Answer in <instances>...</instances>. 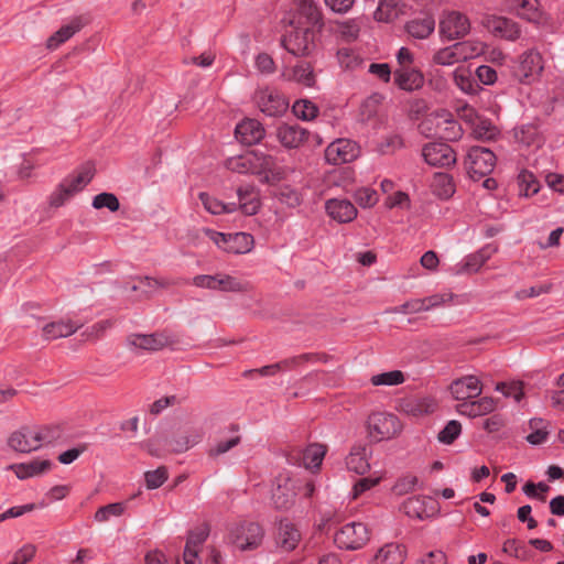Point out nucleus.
Listing matches in <instances>:
<instances>
[{
	"label": "nucleus",
	"instance_id": "nucleus-1",
	"mask_svg": "<svg viewBox=\"0 0 564 564\" xmlns=\"http://www.w3.org/2000/svg\"><path fill=\"white\" fill-rule=\"evenodd\" d=\"M265 531L253 521H243L232 525L228 532V542L241 552L253 551L261 546Z\"/></svg>",
	"mask_w": 564,
	"mask_h": 564
},
{
	"label": "nucleus",
	"instance_id": "nucleus-2",
	"mask_svg": "<svg viewBox=\"0 0 564 564\" xmlns=\"http://www.w3.org/2000/svg\"><path fill=\"white\" fill-rule=\"evenodd\" d=\"M368 434L373 442H381L397 436L402 424L397 415L388 412H375L367 421Z\"/></svg>",
	"mask_w": 564,
	"mask_h": 564
},
{
	"label": "nucleus",
	"instance_id": "nucleus-3",
	"mask_svg": "<svg viewBox=\"0 0 564 564\" xmlns=\"http://www.w3.org/2000/svg\"><path fill=\"white\" fill-rule=\"evenodd\" d=\"M495 153L484 147H471L467 154V173L473 181L488 176L496 166Z\"/></svg>",
	"mask_w": 564,
	"mask_h": 564
},
{
	"label": "nucleus",
	"instance_id": "nucleus-4",
	"mask_svg": "<svg viewBox=\"0 0 564 564\" xmlns=\"http://www.w3.org/2000/svg\"><path fill=\"white\" fill-rule=\"evenodd\" d=\"M206 234L218 248L229 253H248L254 245L252 235L247 232L224 234L209 229Z\"/></svg>",
	"mask_w": 564,
	"mask_h": 564
},
{
	"label": "nucleus",
	"instance_id": "nucleus-5",
	"mask_svg": "<svg viewBox=\"0 0 564 564\" xmlns=\"http://www.w3.org/2000/svg\"><path fill=\"white\" fill-rule=\"evenodd\" d=\"M369 541V531L362 522H349L343 525L334 536L335 544L341 550H359Z\"/></svg>",
	"mask_w": 564,
	"mask_h": 564
},
{
	"label": "nucleus",
	"instance_id": "nucleus-6",
	"mask_svg": "<svg viewBox=\"0 0 564 564\" xmlns=\"http://www.w3.org/2000/svg\"><path fill=\"white\" fill-rule=\"evenodd\" d=\"M470 31V21L462 12H444L440 20V34L447 41H454L466 36Z\"/></svg>",
	"mask_w": 564,
	"mask_h": 564
},
{
	"label": "nucleus",
	"instance_id": "nucleus-7",
	"mask_svg": "<svg viewBox=\"0 0 564 564\" xmlns=\"http://www.w3.org/2000/svg\"><path fill=\"white\" fill-rule=\"evenodd\" d=\"M281 45L294 56H306L315 47L314 32L308 29H294L281 39Z\"/></svg>",
	"mask_w": 564,
	"mask_h": 564
},
{
	"label": "nucleus",
	"instance_id": "nucleus-8",
	"mask_svg": "<svg viewBox=\"0 0 564 564\" xmlns=\"http://www.w3.org/2000/svg\"><path fill=\"white\" fill-rule=\"evenodd\" d=\"M275 482L271 494L272 505L279 511H288L295 505L299 484L295 479L281 475Z\"/></svg>",
	"mask_w": 564,
	"mask_h": 564
},
{
	"label": "nucleus",
	"instance_id": "nucleus-9",
	"mask_svg": "<svg viewBox=\"0 0 564 564\" xmlns=\"http://www.w3.org/2000/svg\"><path fill=\"white\" fill-rule=\"evenodd\" d=\"M256 102L264 115L269 117H280L284 115L289 108V101L279 91L264 88L254 95Z\"/></svg>",
	"mask_w": 564,
	"mask_h": 564
},
{
	"label": "nucleus",
	"instance_id": "nucleus-10",
	"mask_svg": "<svg viewBox=\"0 0 564 564\" xmlns=\"http://www.w3.org/2000/svg\"><path fill=\"white\" fill-rule=\"evenodd\" d=\"M359 155L356 142L349 139H337L325 150V159L329 164L340 165L354 161Z\"/></svg>",
	"mask_w": 564,
	"mask_h": 564
},
{
	"label": "nucleus",
	"instance_id": "nucleus-11",
	"mask_svg": "<svg viewBox=\"0 0 564 564\" xmlns=\"http://www.w3.org/2000/svg\"><path fill=\"white\" fill-rule=\"evenodd\" d=\"M543 70L542 55L534 50H530L522 54L520 64L517 67L514 75L522 84L533 83Z\"/></svg>",
	"mask_w": 564,
	"mask_h": 564
},
{
	"label": "nucleus",
	"instance_id": "nucleus-12",
	"mask_svg": "<svg viewBox=\"0 0 564 564\" xmlns=\"http://www.w3.org/2000/svg\"><path fill=\"white\" fill-rule=\"evenodd\" d=\"M422 156L432 166L448 167L456 163V153L443 142H432L423 147Z\"/></svg>",
	"mask_w": 564,
	"mask_h": 564
},
{
	"label": "nucleus",
	"instance_id": "nucleus-13",
	"mask_svg": "<svg viewBox=\"0 0 564 564\" xmlns=\"http://www.w3.org/2000/svg\"><path fill=\"white\" fill-rule=\"evenodd\" d=\"M8 445L15 452L28 454L42 447L39 443L37 429L35 426H22L11 433Z\"/></svg>",
	"mask_w": 564,
	"mask_h": 564
},
{
	"label": "nucleus",
	"instance_id": "nucleus-14",
	"mask_svg": "<svg viewBox=\"0 0 564 564\" xmlns=\"http://www.w3.org/2000/svg\"><path fill=\"white\" fill-rule=\"evenodd\" d=\"M302 540L297 527L289 519H281L276 524L275 544L283 552L295 550Z\"/></svg>",
	"mask_w": 564,
	"mask_h": 564
},
{
	"label": "nucleus",
	"instance_id": "nucleus-15",
	"mask_svg": "<svg viewBox=\"0 0 564 564\" xmlns=\"http://www.w3.org/2000/svg\"><path fill=\"white\" fill-rule=\"evenodd\" d=\"M482 24L495 35L509 41L519 39L521 33L519 25L506 17L487 15L482 19Z\"/></svg>",
	"mask_w": 564,
	"mask_h": 564
},
{
	"label": "nucleus",
	"instance_id": "nucleus-16",
	"mask_svg": "<svg viewBox=\"0 0 564 564\" xmlns=\"http://www.w3.org/2000/svg\"><path fill=\"white\" fill-rule=\"evenodd\" d=\"M449 390L456 400L464 401L480 395L482 384L478 377L469 375L454 380Z\"/></svg>",
	"mask_w": 564,
	"mask_h": 564
},
{
	"label": "nucleus",
	"instance_id": "nucleus-17",
	"mask_svg": "<svg viewBox=\"0 0 564 564\" xmlns=\"http://www.w3.org/2000/svg\"><path fill=\"white\" fill-rule=\"evenodd\" d=\"M327 215L339 224L352 221L357 217V208L348 199L332 198L326 200Z\"/></svg>",
	"mask_w": 564,
	"mask_h": 564
},
{
	"label": "nucleus",
	"instance_id": "nucleus-18",
	"mask_svg": "<svg viewBox=\"0 0 564 564\" xmlns=\"http://www.w3.org/2000/svg\"><path fill=\"white\" fill-rule=\"evenodd\" d=\"M264 134V128L256 119H245L235 129L236 139L246 145H253L260 142Z\"/></svg>",
	"mask_w": 564,
	"mask_h": 564
},
{
	"label": "nucleus",
	"instance_id": "nucleus-19",
	"mask_svg": "<svg viewBox=\"0 0 564 564\" xmlns=\"http://www.w3.org/2000/svg\"><path fill=\"white\" fill-rule=\"evenodd\" d=\"M276 139L286 149H296L307 139V131L299 124L282 123L276 128Z\"/></svg>",
	"mask_w": 564,
	"mask_h": 564
},
{
	"label": "nucleus",
	"instance_id": "nucleus-20",
	"mask_svg": "<svg viewBox=\"0 0 564 564\" xmlns=\"http://www.w3.org/2000/svg\"><path fill=\"white\" fill-rule=\"evenodd\" d=\"M204 432L200 427L189 426L169 441L171 451L184 453L202 442Z\"/></svg>",
	"mask_w": 564,
	"mask_h": 564
},
{
	"label": "nucleus",
	"instance_id": "nucleus-21",
	"mask_svg": "<svg viewBox=\"0 0 564 564\" xmlns=\"http://www.w3.org/2000/svg\"><path fill=\"white\" fill-rule=\"evenodd\" d=\"M435 135L447 141H455L462 137V127L448 112H436Z\"/></svg>",
	"mask_w": 564,
	"mask_h": 564
},
{
	"label": "nucleus",
	"instance_id": "nucleus-22",
	"mask_svg": "<svg viewBox=\"0 0 564 564\" xmlns=\"http://www.w3.org/2000/svg\"><path fill=\"white\" fill-rule=\"evenodd\" d=\"M370 448L364 444L354 445L346 457V466L349 470L364 475L370 469L368 460Z\"/></svg>",
	"mask_w": 564,
	"mask_h": 564
},
{
	"label": "nucleus",
	"instance_id": "nucleus-23",
	"mask_svg": "<svg viewBox=\"0 0 564 564\" xmlns=\"http://www.w3.org/2000/svg\"><path fill=\"white\" fill-rule=\"evenodd\" d=\"M494 250L487 246L482 249L468 254L462 263L456 264V274H470L477 272L487 260L490 259Z\"/></svg>",
	"mask_w": 564,
	"mask_h": 564
},
{
	"label": "nucleus",
	"instance_id": "nucleus-24",
	"mask_svg": "<svg viewBox=\"0 0 564 564\" xmlns=\"http://www.w3.org/2000/svg\"><path fill=\"white\" fill-rule=\"evenodd\" d=\"M394 83L403 90L413 91L423 86L424 77L417 69L400 67L394 70Z\"/></svg>",
	"mask_w": 564,
	"mask_h": 564
},
{
	"label": "nucleus",
	"instance_id": "nucleus-25",
	"mask_svg": "<svg viewBox=\"0 0 564 564\" xmlns=\"http://www.w3.org/2000/svg\"><path fill=\"white\" fill-rule=\"evenodd\" d=\"M53 466L50 459H33L29 463L13 464L10 466L19 479L36 477L48 471Z\"/></svg>",
	"mask_w": 564,
	"mask_h": 564
},
{
	"label": "nucleus",
	"instance_id": "nucleus-26",
	"mask_svg": "<svg viewBox=\"0 0 564 564\" xmlns=\"http://www.w3.org/2000/svg\"><path fill=\"white\" fill-rule=\"evenodd\" d=\"M406 33L416 40L427 39L435 30V20L432 15L425 14L414 18L405 23Z\"/></svg>",
	"mask_w": 564,
	"mask_h": 564
},
{
	"label": "nucleus",
	"instance_id": "nucleus-27",
	"mask_svg": "<svg viewBox=\"0 0 564 564\" xmlns=\"http://www.w3.org/2000/svg\"><path fill=\"white\" fill-rule=\"evenodd\" d=\"M95 169L91 164L83 165L75 173L66 176L62 183L75 195L83 191L93 180Z\"/></svg>",
	"mask_w": 564,
	"mask_h": 564
},
{
	"label": "nucleus",
	"instance_id": "nucleus-28",
	"mask_svg": "<svg viewBox=\"0 0 564 564\" xmlns=\"http://www.w3.org/2000/svg\"><path fill=\"white\" fill-rule=\"evenodd\" d=\"M406 551L403 545L388 543L383 545L373 558V564H403Z\"/></svg>",
	"mask_w": 564,
	"mask_h": 564
},
{
	"label": "nucleus",
	"instance_id": "nucleus-29",
	"mask_svg": "<svg viewBox=\"0 0 564 564\" xmlns=\"http://www.w3.org/2000/svg\"><path fill=\"white\" fill-rule=\"evenodd\" d=\"M431 189L438 198L448 199L454 195L456 186L452 175L437 172L433 175Z\"/></svg>",
	"mask_w": 564,
	"mask_h": 564
},
{
	"label": "nucleus",
	"instance_id": "nucleus-30",
	"mask_svg": "<svg viewBox=\"0 0 564 564\" xmlns=\"http://www.w3.org/2000/svg\"><path fill=\"white\" fill-rule=\"evenodd\" d=\"M82 28L83 22L79 18L72 20L68 24L63 25L47 39V48L56 50L61 44L69 40L75 33L80 31Z\"/></svg>",
	"mask_w": 564,
	"mask_h": 564
},
{
	"label": "nucleus",
	"instance_id": "nucleus-31",
	"mask_svg": "<svg viewBox=\"0 0 564 564\" xmlns=\"http://www.w3.org/2000/svg\"><path fill=\"white\" fill-rule=\"evenodd\" d=\"M297 11L306 22L321 30L324 26L323 13L314 0H296Z\"/></svg>",
	"mask_w": 564,
	"mask_h": 564
},
{
	"label": "nucleus",
	"instance_id": "nucleus-32",
	"mask_svg": "<svg viewBox=\"0 0 564 564\" xmlns=\"http://www.w3.org/2000/svg\"><path fill=\"white\" fill-rule=\"evenodd\" d=\"M496 409V401L491 397H484L477 401L463 403L459 405V412L470 417L486 415Z\"/></svg>",
	"mask_w": 564,
	"mask_h": 564
},
{
	"label": "nucleus",
	"instance_id": "nucleus-33",
	"mask_svg": "<svg viewBox=\"0 0 564 564\" xmlns=\"http://www.w3.org/2000/svg\"><path fill=\"white\" fill-rule=\"evenodd\" d=\"M79 328L70 321H58L46 324L43 327V337L47 340H55L73 335Z\"/></svg>",
	"mask_w": 564,
	"mask_h": 564
},
{
	"label": "nucleus",
	"instance_id": "nucleus-34",
	"mask_svg": "<svg viewBox=\"0 0 564 564\" xmlns=\"http://www.w3.org/2000/svg\"><path fill=\"white\" fill-rule=\"evenodd\" d=\"M137 281L141 284H145L147 294H151L159 289H169L174 285H185L189 283L187 279H171V278H152V276H139Z\"/></svg>",
	"mask_w": 564,
	"mask_h": 564
},
{
	"label": "nucleus",
	"instance_id": "nucleus-35",
	"mask_svg": "<svg viewBox=\"0 0 564 564\" xmlns=\"http://www.w3.org/2000/svg\"><path fill=\"white\" fill-rule=\"evenodd\" d=\"M129 344L145 350H159L166 344L165 338L162 335L150 334V335H131L129 337Z\"/></svg>",
	"mask_w": 564,
	"mask_h": 564
},
{
	"label": "nucleus",
	"instance_id": "nucleus-36",
	"mask_svg": "<svg viewBox=\"0 0 564 564\" xmlns=\"http://www.w3.org/2000/svg\"><path fill=\"white\" fill-rule=\"evenodd\" d=\"M327 357L325 355L306 352L299 356L285 358L278 362L281 371L293 370L305 362H326Z\"/></svg>",
	"mask_w": 564,
	"mask_h": 564
},
{
	"label": "nucleus",
	"instance_id": "nucleus-37",
	"mask_svg": "<svg viewBox=\"0 0 564 564\" xmlns=\"http://www.w3.org/2000/svg\"><path fill=\"white\" fill-rule=\"evenodd\" d=\"M454 82L462 91L469 95H476L480 89V86L474 78L473 73L467 68H457L454 72Z\"/></svg>",
	"mask_w": 564,
	"mask_h": 564
},
{
	"label": "nucleus",
	"instance_id": "nucleus-38",
	"mask_svg": "<svg viewBox=\"0 0 564 564\" xmlns=\"http://www.w3.org/2000/svg\"><path fill=\"white\" fill-rule=\"evenodd\" d=\"M254 160L252 152H248L242 155L229 158L226 161V167L239 174H254Z\"/></svg>",
	"mask_w": 564,
	"mask_h": 564
},
{
	"label": "nucleus",
	"instance_id": "nucleus-39",
	"mask_svg": "<svg viewBox=\"0 0 564 564\" xmlns=\"http://www.w3.org/2000/svg\"><path fill=\"white\" fill-rule=\"evenodd\" d=\"M199 199L205 209L213 215L229 214L235 212L238 207L235 203L225 204L221 200L209 196L207 193H199Z\"/></svg>",
	"mask_w": 564,
	"mask_h": 564
},
{
	"label": "nucleus",
	"instance_id": "nucleus-40",
	"mask_svg": "<svg viewBox=\"0 0 564 564\" xmlns=\"http://www.w3.org/2000/svg\"><path fill=\"white\" fill-rule=\"evenodd\" d=\"M216 290L223 292H247L249 283L229 274H217Z\"/></svg>",
	"mask_w": 564,
	"mask_h": 564
},
{
	"label": "nucleus",
	"instance_id": "nucleus-41",
	"mask_svg": "<svg viewBox=\"0 0 564 564\" xmlns=\"http://www.w3.org/2000/svg\"><path fill=\"white\" fill-rule=\"evenodd\" d=\"M401 509L409 518L422 520L425 517H427V510L425 507V502L420 497L408 498L402 503Z\"/></svg>",
	"mask_w": 564,
	"mask_h": 564
},
{
	"label": "nucleus",
	"instance_id": "nucleus-42",
	"mask_svg": "<svg viewBox=\"0 0 564 564\" xmlns=\"http://www.w3.org/2000/svg\"><path fill=\"white\" fill-rule=\"evenodd\" d=\"M326 454V446L322 444H311L303 453V462L307 468H317L321 466Z\"/></svg>",
	"mask_w": 564,
	"mask_h": 564
},
{
	"label": "nucleus",
	"instance_id": "nucleus-43",
	"mask_svg": "<svg viewBox=\"0 0 564 564\" xmlns=\"http://www.w3.org/2000/svg\"><path fill=\"white\" fill-rule=\"evenodd\" d=\"M455 44L462 62L475 58L485 51L484 43L479 41H463Z\"/></svg>",
	"mask_w": 564,
	"mask_h": 564
},
{
	"label": "nucleus",
	"instance_id": "nucleus-44",
	"mask_svg": "<svg viewBox=\"0 0 564 564\" xmlns=\"http://www.w3.org/2000/svg\"><path fill=\"white\" fill-rule=\"evenodd\" d=\"M292 111L296 118L308 121L315 119L319 110L314 102L307 99H300L294 102Z\"/></svg>",
	"mask_w": 564,
	"mask_h": 564
},
{
	"label": "nucleus",
	"instance_id": "nucleus-45",
	"mask_svg": "<svg viewBox=\"0 0 564 564\" xmlns=\"http://www.w3.org/2000/svg\"><path fill=\"white\" fill-rule=\"evenodd\" d=\"M405 381L404 373L401 370H392L375 375L370 378L372 386H399Z\"/></svg>",
	"mask_w": 564,
	"mask_h": 564
},
{
	"label": "nucleus",
	"instance_id": "nucleus-46",
	"mask_svg": "<svg viewBox=\"0 0 564 564\" xmlns=\"http://www.w3.org/2000/svg\"><path fill=\"white\" fill-rule=\"evenodd\" d=\"M361 19H349L338 23V32L346 42H354L358 39L361 29Z\"/></svg>",
	"mask_w": 564,
	"mask_h": 564
},
{
	"label": "nucleus",
	"instance_id": "nucleus-47",
	"mask_svg": "<svg viewBox=\"0 0 564 564\" xmlns=\"http://www.w3.org/2000/svg\"><path fill=\"white\" fill-rule=\"evenodd\" d=\"M397 0H380L378 8L373 13L375 20L379 22H389L398 15Z\"/></svg>",
	"mask_w": 564,
	"mask_h": 564
},
{
	"label": "nucleus",
	"instance_id": "nucleus-48",
	"mask_svg": "<svg viewBox=\"0 0 564 564\" xmlns=\"http://www.w3.org/2000/svg\"><path fill=\"white\" fill-rule=\"evenodd\" d=\"M455 48L456 44H453L438 50L433 56V62L442 66H451L462 62L458 51Z\"/></svg>",
	"mask_w": 564,
	"mask_h": 564
},
{
	"label": "nucleus",
	"instance_id": "nucleus-49",
	"mask_svg": "<svg viewBox=\"0 0 564 564\" xmlns=\"http://www.w3.org/2000/svg\"><path fill=\"white\" fill-rule=\"evenodd\" d=\"M292 78L306 87H313L315 85L313 67L308 63H301L294 66Z\"/></svg>",
	"mask_w": 564,
	"mask_h": 564
},
{
	"label": "nucleus",
	"instance_id": "nucleus-50",
	"mask_svg": "<svg viewBox=\"0 0 564 564\" xmlns=\"http://www.w3.org/2000/svg\"><path fill=\"white\" fill-rule=\"evenodd\" d=\"M254 160V174H262L267 172H273L276 167L275 159L267 153L252 151Z\"/></svg>",
	"mask_w": 564,
	"mask_h": 564
},
{
	"label": "nucleus",
	"instance_id": "nucleus-51",
	"mask_svg": "<svg viewBox=\"0 0 564 564\" xmlns=\"http://www.w3.org/2000/svg\"><path fill=\"white\" fill-rule=\"evenodd\" d=\"M520 194L527 197L532 196L539 192L540 184L534 175L528 171L519 174Z\"/></svg>",
	"mask_w": 564,
	"mask_h": 564
},
{
	"label": "nucleus",
	"instance_id": "nucleus-52",
	"mask_svg": "<svg viewBox=\"0 0 564 564\" xmlns=\"http://www.w3.org/2000/svg\"><path fill=\"white\" fill-rule=\"evenodd\" d=\"M517 14L529 22L539 21L538 0H521L517 8Z\"/></svg>",
	"mask_w": 564,
	"mask_h": 564
},
{
	"label": "nucleus",
	"instance_id": "nucleus-53",
	"mask_svg": "<svg viewBox=\"0 0 564 564\" xmlns=\"http://www.w3.org/2000/svg\"><path fill=\"white\" fill-rule=\"evenodd\" d=\"M39 434V443L42 446L53 444L63 437V432L59 426H35Z\"/></svg>",
	"mask_w": 564,
	"mask_h": 564
},
{
	"label": "nucleus",
	"instance_id": "nucleus-54",
	"mask_svg": "<svg viewBox=\"0 0 564 564\" xmlns=\"http://www.w3.org/2000/svg\"><path fill=\"white\" fill-rule=\"evenodd\" d=\"M502 551L516 558L525 561L530 556V551L528 547L520 541L516 539L507 540L503 543Z\"/></svg>",
	"mask_w": 564,
	"mask_h": 564
},
{
	"label": "nucleus",
	"instance_id": "nucleus-55",
	"mask_svg": "<svg viewBox=\"0 0 564 564\" xmlns=\"http://www.w3.org/2000/svg\"><path fill=\"white\" fill-rule=\"evenodd\" d=\"M74 194L64 185L59 183L48 197V205L53 208H58L68 202Z\"/></svg>",
	"mask_w": 564,
	"mask_h": 564
},
{
	"label": "nucleus",
	"instance_id": "nucleus-56",
	"mask_svg": "<svg viewBox=\"0 0 564 564\" xmlns=\"http://www.w3.org/2000/svg\"><path fill=\"white\" fill-rule=\"evenodd\" d=\"M400 409L406 414H411L413 416H419L424 413H427L426 403L423 399L417 398H408L402 400L400 403Z\"/></svg>",
	"mask_w": 564,
	"mask_h": 564
},
{
	"label": "nucleus",
	"instance_id": "nucleus-57",
	"mask_svg": "<svg viewBox=\"0 0 564 564\" xmlns=\"http://www.w3.org/2000/svg\"><path fill=\"white\" fill-rule=\"evenodd\" d=\"M462 424L456 421H449L437 435V440L443 444H452L460 434Z\"/></svg>",
	"mask_w": 564,
	"mask_h": 564
},
{
	"label": "nucleus",
	"instance_id": "nucleus-58",
	"mask_svg": "<svg viewBox=\"0 0 564 564\" xmlns=\"http://www.w3.org/2000/svg\"><path fill=\"white\" fill-rule=\"evenodd\" d=\"M403 147V139L399 134H389L384 137L377 145L380 154H390Z\"/></svg>",
	"mask_w": 564,
	"mask_h": 564
},
{
	"label": "nucleus",
	"instance_id": "nucleus-59",
	"mask_svg": "<svg viewBox=\"0 0 564 564\" xmlns=\"http://www.w3.org/2000/svg\"><path fill=\"white\" fill-rule=\"evenodd\" d=\"M93 207L96 209L108 208L110 212H117L120 204L116 195L111 193H100L94 197Z\"/></svg>",
	"mask_w": 564,
	"mask_h": 564
},
{
	"label": "nucleus",
	"instance_id": "nucleus-60",
	"mask_svg": "<svg viewBox=\"0 0 564 564\" xmlns=\"http://www.w3.org/2000/svg\"><path fill=\"white\" fill-rule=\"evenodd\" d=\"M124 511V507L120 502L109 503L100 507L95 513V520L97 522H106L110 517H120Z\"/></svg>",
	"mask_w": 564,
	"mask_h": 564
},
{
	"label": "nucleus",
	"instance_id": "nucleus-61",
	"mask_svg": "<svg viewBox=\"0 0 564 564\" xmlns=\"http://www.w3.org/2000/svg\"><path fill=\"white\" fill-rule=\"evenodd\" d=\"M419 484V479L416 476L408 474L398 479L394 484L392 490L398 496L406 495L415 489Z\"/></svg>",
	"mask_w": 564,
	"mask_h": 564
},
{
	"label": "nucleus",
	"instance_id": "nucleus-62",
	"mask_svg": "<svg viewBox=\"0 0 564 564\" xmlns=\"http://www.w3.org/2000/svg\"><path fill=\"white\" fill-rule=\"evenodd\" d=\"M145 484L148 489H156L161 487L167 479V469L164 466L156 468L155 470L147 471Z\"/></svg>",
	"mask_w": 564,
	"mask_h": 564
},
{
	"label": "nucleus",
	"instance_id": "nucleus-63",
	"mask_svg": "<svg viewBox=\"0 0 564 564\" xmlns=\"http://www.w3.org/2000/svg\"><path fill=\"white\" fill-rule=\"evenodd\" d=\"M354 197L362 208L372 207L378 202V194L375 189L362 187L355 192Z\"/></svg>",
	"mask_w": 564,
	"mask_h": 564
},
{
	"label": "nucleus",
	"instance_id": "nucleus-64",
	"mask_svg": "<svg viewBox=\"0 0 564 564\" xmlns=\"http://www.w3.org/2000/svg\"><path fill=\"white\" fill-rule=\"evenodd\" d=\"M240 441H241V438L238 435H236L229 440H226V441H219L215 446H213L208 451V456L209 457L220 456V455L229 452L235 446H237L240 443Z\"/></svg>",
	"mask_w": 564,
	"mask_h": 564
}]
</instances>
